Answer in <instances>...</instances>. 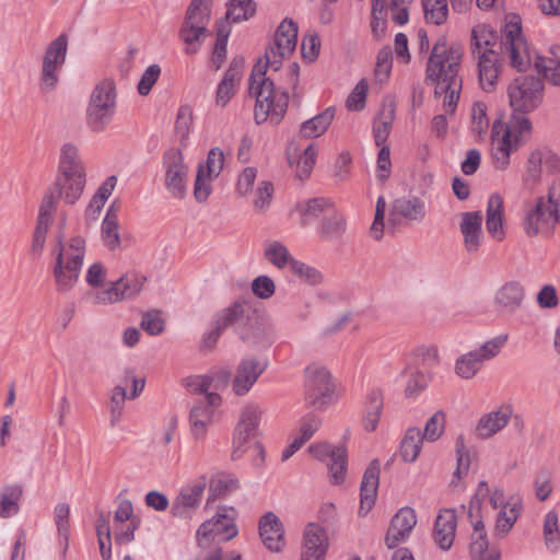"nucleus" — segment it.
Here are the masks:
<instances>
[{"instance_id": "obj_1", "label": "nucleus", "mask_w": 560, "mask_h": 560, "mask_svg": "<svg viewBox=\"0 0 560 560\" xmlns=\"http://www.w3.org/2000/svg\"><path fill=\"white\" fill-rule=\"evenodd\" d=\"M296 43L298 25L293 20L284 19L276 31L273 44L266 49V62H257L252 70L249 94L256 97L254 118L258 125L268 119L277 125L287 112V90H276L273 81L266 77V72L268 69L278 71L282 60L294 51Z\"/></svg>"}, {"instance_id": "obj_2", "label": "nucleus", "mask_w": 560, "mask_h": 560, "mask_svg": "<svg viewBox=\"0 0 560 560\" xmlns=\"http://www.w3.org/2000/svg\"><path fill=\"white\" fill-rule=\"evenodd\" d=\"M464 48L458 43H448L445 36L434 43L427 62L425 82L434 84V94H444L443 106L446 113L453 114L457 106L463 86L459 68Z\"/></svg>"}, {"instance_id": "obj_3", "label": "nucleus", "mask_w": 560, "mask_h": 560, "mask_svg": "<svg viewBox=\"0 0 560 560\" xmlns=\"http://www.w3.org/2000/svg\"><path fill=\"white\" fill-rule=\"evenodd\" d=\"M499 47L500 51L486 49V52L474 57L478 63L480 86L486 92H492L495 89L503 56H508L511 66L520 72L525 71L530 65V56L520 23L509 22L505 24Z\"/></svg>"}, {"instance_id": "obj_4", "label": "nucleus", "mask_w": 560, "mask_h": 560, "mask_svg": "<svg viewBox=\"0 0 560 560\" xmlns=\"http://www.w3.org/2000/svg\"><path fill=\"white\" fill-rule=\"evenodd\" d=\"M85 253L86 242L82 236H57L51 248V270L58 292L66 293L74 288L81 275Z\"/></svg>"}, {"instance_id": "obj_5", "label": "nucleus", "mask_w": 560, "mask_h": 560, "mask_svg": "<svg viewBox=\"0 0 560 560\" xmlns=\"http://www.w3.org/2000/svg\"><path fill=\"white\" fill-rule=\"evenodd\" d=\"M560 225V178L548 188L547 196H539L523 207L522 226L528 237H549Z\"/></svg>"}, {"instance_id": "obj_6", "label": "nucleus", "mask_w": 560, "mask_h": 560, "mask_svg": "<svg viewBox=\"0 0 560 560\" xmlns=\"http://www.w3.org/2000/svg\"><path fill=\"white\" fill-rule=\"evenodd\" d=\"M498 126L492 127L491 155L497 170H506L510 165V156L525 144L532 137V121L526 115L512 113L501 137H495Z\"/></svg>"}, {"instance_id": "obj_7", "label": "nucleus", "mask_w": 560, "mask_h": 560, "mask_svg": "<svg viewBox=\"0 0 560 560\" xmlns=\"http://www.w3.org/2000/svg\"><path fill=\"white\" fill-rule=\"evenodd\" d=\"M117 108L114 80L103 79L93 89L85 110L86 126L92 132H103L113 121Z\"/></svg>"}, {"instance_id": "obj_8", "label": "nucleus", "mask_w": 560, "mask_h": 560, "mask_svg": "<svg viewBox=\"0 0 560 560\" xmlns=\"http://www.w3.org/2000/svg\"><path fill=\"white\" fill-rule=\"evenodd\" d=\"M212 0H191L178 36L185 43V54H197L205 39L211 34L208 24L211 18Z\"/></svg>"}, {"instance_id": "obj_9", "label": "nucleus", "mask_w": 560, "mask_h": 560, "mask_svg": "<svg viewBox=\"0 0 560 560\" xmlns=\"http://www.w3.org/2000/svg\"><path fill=\"white\" fill-rule=\"evenodd\" d=\"M304 395L305 404L317 410H326L338 400L336 382L325 366L312 363L305 369Z\"/></svg>"}, {"instance_id": "obj_10", "label": "nucleus", "mask_w": 560, "mask_h": 560, "mask_svg": "<svg viewBox=\"0 0 560 560\" xmlns=\"http://www.w3.org/2000/svg\"><path fill=\"white\" fill-rule=\"evenodd\" d=\"M509 340L508 334H500L468 352L460 354L454 363V373L462 380H472L486 361L497 358Z\"/></svg>"}, {"instance_id": "obj_11", "label": "nucleus", "mask_w": 560, "mask_h": 560, "mask_svg": "<svg viewBox=\"0 0 560 560\" xmlns=\"http://www.w3.org/2000/svg\"><path fill=\"white\" fill-rule=\"evenodd\" d=\"M509 104L514 114L527 115L539 107L544 97V82L533 75L515 78L508 88Z\"/></svg>"}, {"instance_id": "obj_12", "label": "nucleus", "mask_w": 560, "mask_h": 560, "mask_svg": "<svg viewBox=\"0 0 560 560\" xmlns=\"http://www.w3.org/2000/svg\"><path fill=\"white\" fill-rule=\"evenodd\" d=\"M68 37L59 35L46 48L42 61L38 86L43 93L54 91L59 82L60 71L66 62Z\"/></svg>"}, {"instance_id": "obj_13", "label": "nucleus", "mask_w": 560, "mask_h": 560, "mask_svg": "<svg viewBox=\"0 0 560 560\" xmlns=\"http://www.w3.org/2000/svg\"><path fill=\"white\" fill-rule=\"evenodd\" d=\"M147 277L131 270L124 273L116 281L110 282L105 290L95 292L91 299L94 304H114L135 300L141 293Z\"/></svg>"}, {"instance_id": "obj_14", "label": "nucleus", "mask_w": 560, "mask_h": 560, "mask_svg": "<svg viewBox=\"0 0 560 560\" xmlns=\"http://www.w3.org/2000/svg\"><path fill=\"white\" fill-rule=\"evenodd\" d=\"M261 411L255 404H248L242 409L233 433V459L241 458L246 453L245 448L253 445L252 442L257 435Z\"/></svg>"}, {"instance_id": "obj_15", "label": "nucleus", "mask_w": 560, "mask_h": 560, "mask_svg": "<svg viewBox=\"0 0 560 560\" xmlns=\"http://www.w3.org/2000/svg\"><path fill=\"white\" fill-rule=\"evenodd\" d=\"M207 483L206 476H199L183 486L172 502V516L182 520L192 518L201 504Z\"/></svg>"}, {"instance_id": "obj_16", "label": "nucleus", "mask_w": 560, "mask_h": 560, "mask_svg": "<svg viewBox=\"0 0 560 560\" xmlns=\"http://www.w3.org/2000/svg\"><path fill=\"white\" fill-rule=\"evenodd\" d=\"M163 166L167 191L176 199H184L187 194L188 167L184 163L182 151L176 148L166 150L163 154Z\"/></svg>"}, {"instance_id": "obj_17", "label": "nucleus", "mask_w": 560, "mask_h": 560, "mask_svg": "<svg viewBox=\"0 0 560 560\" xmlns=\"http://www.w3.org/2000/svg\"><path fill=\"white\" fill-rule=\"evenodd\" d=\"M221 404V397L217 393L202 396L191 408L189 423L191 434L196 440L206 436L207 429L213 420L215 408Z\"/></svg>"}, {"instance_id": "obj_18", "label": "nucleus", "mask_w": 560, "mask_h": 560, "mask_svg": "<svg viewBox=\"0 0 560 560\" xmlns=\"http://www.w3.org/2000/svg\"><path fill=\"white\" fill-rule=\"evenodd\" d=\"M237 533L234 517L229 515L225 509H222L212 518L199 526L197 537L200 544L208 538L228 541L234 538Z\"/></svg>"}, {"instance_id": "obj_19", "label": "nucleus", "mask_w": 560, "mask_h": 560, "mask_svg": "<svg viewBox=\"0 0 560 560\" xmlns=\"http://www.w3.org/2000/svg\"><path fill=\"white\" fill-rule=\"evenodd\" d=\"M267 368L268 361L266 359L243 358L236 368L233 380L234 393L238 396L247 394Z\"/></svg>"}, {"instance_id": "obj_20", "label": "nucleus", "mask_w": 560, "mask_h": 560, "mask_svg": "<svg viewBox=\"0 0 560 560\" xmlns=\"http://www.w3.org/2000/svg\"><path fill=\"white\" fill-rule=\"evenodd\" d=\"M329 548V539L324 527L307 523L303 530L300 560H324Z\"/></svg>"}, {"instance_id": "obj_21", "label": "nucleus", "mask_w": 560, "mask_h": 560, "mask_svg": "<svg viewBox=\"0 0 560 560\" xmlns=\"http://www.w3.org/2000/svg\"><path fill=\"white\" fill-rule=\"evenodd\" d=\"M417 524V515L409 506L401 508L392 518L385 536V544L389 549L405 542Z\"/></svg>"}, {"instance_id": "obj_22", "label": "nucleus", "mask_w": 560, "mask_h": 560, "mask_svg": "<svg viewBox=\"0 0 560 560\" xmlns=\"http://www.w3.org/2000/svg\"><path fill=\"white\" fill-rule=\"evenodd\" d=\"M459 218V231L463 236L464 248L468 254H476L483 244V215L481 211H467L462 212Z\"/></svg>"}, {"instance_id": "obj_23", "label": "nucleus", "mask_w": 560, "mask_h": 560, "mask_svg": "<svg viewBox=\"0 0 560 560\" xmlns=\"http://www.w3.org/2000/svg\"><path fill=\"white\" fill-rule=\"evenodd\" d=\"M259 535L264 546L272 552L284 548V529L280 518L273 512H267L259 520Z\"/></svg>"}, {"instance_id": "obj_24", "label": "nucleus", "mask_w": 560, "mask_h": 560, "mask_svg": "<svg viewBox=\"0 0 560 560\" xmlns=\"http://www.w3.org/2000/svg\"><path fill=\"white\" fill-rule=\"evenodd\" d=\"M380 481V463L373 459L365 469L361 482L359 514L366 515L375 504Z\"/></svg>"}, {"instance_id": "obj_25", "label": "nucleus", "mask_w": 560, "mask_h": 560, "mask_svg": "<svg viewBox=\"0 0 560 560\" xmlns=\"http://www.w3.org/2000/svg\"><path fill=\"white\" fill-rule=\"evenodd\" d=\"M85 183L86 177L58 173L52 186L49 188L67 205H74L81 198Z\"/></svg>"}, {"instance_id": "obj_26", "label": "nucleus", "mask_w": 560, "mask_h": 560, "mask_svg": "<svg viewBox=\"0 0 560 560\" xmlns=\"http://www.w3.org/2000/svg\"><path fill=\"white\" fill-rule=\"evenodd\" d=\"M512 417L510 407H500L497 410L485 413L478 420L475 433L480 439H489L506 427Z\"/></svg>"}, {"instance_id": "obj_27", "label": "nucleus", "mask_w": 560, "mask_h": 560, "mask_svg": "<svg viewBox=\"0 0 560 560\" xmlns=\"http://www.w3.org/2000/svg\"><path fill=\"white\" fill-rule=\"evenodd\" d=\"M334 202L324 197L300 200L295 203L292 213L296 214L301 225L305 226L314 222L319 215L331 210Z\"/></svg>"}, {"instance_id": "obj_28", "label": "nucleus", "mask_w": 560, "mask_h": 560, "mask_svg": "<svg viewBox=\"0 0 560 560\" xmlns=\"http://www.w3.org/2000/svg\"><path fill=\"white\" fill-rule=\"evenodd\" d=\"M504 201L501 195L492 194L487 203L486 228L488 233L495 241H502L505 237L503 228Z\"/></svg>"}, {"instance_id": "obj_29", "label": "nucleus", "mask_w": 560, "mask_h": 560, "mask_svg": "<svg viewBox=\"0 0 560 560\" xmlns=\"http://www.w3.org/2000/svg\"><path fill=\"white\" fill-rule=\"evenodd\" d=\"M525 296L523 285L518 281H509L498 289L494 304L506 313H514L522 306Z\"/></svg>"}, {"instance_id": "obj_30", "label": "nucleus", "mask_w": 560, "mask_h": 560, "mask_svg": "<svg viewBox=\"0 0 560 560\" xmlns=\"http://www.w3.org/2000/svg\"><path fill=\"white\" fill-rule=\"evenodd\" d=\"M456 514L454 510L441 511L434 525V540L443 550H448L455 538Z\"/></svg>"}, {"instance_id": "obj_31", "label": "nucleus", "mask_w": 560, "mask_h": 560, "mask_svg": "<svg viewBox=\"0 0 560 560\" xmlns=\"http://www.w3.org/2000/svg\"><path fill=\"white\" fill-rule=\"evenodd\" d=\"M392 213L409 222L419 223L424 220L427 208L424 201L418 197H401L393 202Z\"/></svg>"}, {"instance_id": "obj_32", "label": "nucleus", "mask_w": 560, "mask_h": 560, "mask_svg": "<svg viewBox=\"0 0 560 560\" xmlns=\"http://www.w3.org/2000/svg\"><path fill=\"white\" fill-rule=\"evenodd\" d=\"M489 497V502L493 509H499L506 505L509 509L513 503L505 501V493L502 489L495 488L490 492L487 481H480L475 495L471 498L468 511L469 518L474 517L475 513H479L481 502Z\"/></svg>"}, {"instance_id": "obj_33", "label": "nucleus", "mask_w": 560, "mask_h": 560, "mask_svg": "<svg viewBox=\"0 0 560 560\" xmlns=\"http://www.w3.org/2000/svg\"><path fill=\"white\" fill-rule=\"evenodd\" d=\"M58 173L86 177L84 164L80 158L79 149L73 143L67 142L60 149Z\"/></svg>"}, {"instance_id": "obj_34", "label": "nucleus", "mask_w": 560, "mask_h": 560, "mask_svg": "<svg viewBox=\"0 0 560 560\" xmlns=\"http://www.w3.org/2000/svg\"><path fill=\"white\" fill-rule=\"evenodd\" d=\"M384 406V393L378 387L371 388L366 394L365 413L363 417L364 429L369 432L376 430Z\"/></svg>"}, {"instance_id": "obj_35", "label": "nucleus", "mask_w": 560, "mask_h": 560, "mask_svg": "<svg viewBox=\"0 0 560 560\" xmlns=\"http://www.w3.org/2000/svg\"><path fill=\"white\" fill-rule=\"evenodd\" d=\"M347 230V220L345 215L339 212L335 203L323 218L318 226L319 236L323 240H339Z\"/></svg>"}, {"instance_id": "obj_36", "label": "nucleus", "mask_w": 560, "mask_h": 560, "mask_svg": "<svg viewBox=\"0 0 560 560\" xmlns=\"http://www.w3.org/2000/svg\"><path fill=\"white\" fill-rule=\"evenodd\" d=\"M316 156L317 150L313 144L305 148L302 153H298L296 149L294 152L291 149L288 151V162L291 167H295L296 177L301 180L310 176L315 165Z\"/></svg>"}, {"instance_id": "obj_37", "label": "nucleus", "mask_w": 560, "mask_h": 560, "mask_svg": "<svg viewBox=\"0 0 560 560\" xmlns=\"http://www.w3.org/2000/svg\"><path fill=\"white\" fill-rule=\"evenodd\" d=\"M334 117L335 108L327 107L323 113L301 124V136L307 139L320 137L331 125Z\"/></svg>"}, {"instance_id": "obj_38", "label": "nucleus", "mask_w": 560, "mask_h": 560, "mask_svg": "<svg viewBox=\"0 0 560 560\" xmlns=\"http://www.w3.org/2000/svg\"><path fill=\"white\" fill-rule=\"evenodd\" d=\"M101 236L104 245L109 250H116L120 247L119 223L117 210L112 205L102 222Z\"/></svg>"}, {"instance_id": "obj_39", "label": "nucleus", "mask_w": 560, "mask_h": 560, "mask_svg": "<svg viewBox=\"0 0 560 560\" xmlns=\"http://www.w3.org/2000/svg\"><path fill=\"white\" fill-rule=\"evenodd\" d=\"M470 520L474 527L470 542V556L472 560H481L482 558H486L492 550L497 549H489V542L487 539L483 521L481 518L474 520V517Z\"/></svg>"}, {"instance_id": "obj_40", "label": "nucleus", "mask_w": 560, "mask_h": 560, "mask_svg": "<svg viewBox=\"0 0 560 560\" xmlns=\"http://www.w3.org/2000/svg\"><path fill=\"white\" fill-rule=\"evenodd\" d=\"M521 513V503L513 502V504L506 509H502L495 520V526L493 529V536L498 539L504 538L513 528Z\"/></svg>"}, {"instance_id": "obj_41", "label": "nucleus", "mask_w": 560, "mask_h": 560, "mask_svg": "<svg viewBox=\"0 0 560 560\" xmlns=\"http://www.w3.org/2000/svg\"><path fill=\"white\" fill-rule=\"evenodd\" d=\"M422 442V432L419 428L408 429L400 444L402 459L407 463L415 462L420 454Z\"/></svg>"}, {"instance_id": "obj_42", "label": "nucleus", "mask_w": 560, "mask_h": 560, "mask_svg": "<svg viewBox=\"0 0 560 560\" xmlns=\"http://www.w3.org/2000/svg\"><path fill=\"white\" fill-rule=\"evenodd\" d=\"M494 35L491 30L483 24L477 25L471 30L470 51L472 57L480 56L486 49H494Z\"/></svg>"}, {"instance_id": "obj_43", "label": "nucleus", "mask_w": 560, "mask_h": 560, "mask_svg": "<svg viewBox=\"0 0 560 560\" xmlns=\"http://www.w3.org/2000/svg\"><path fill=\"white\" fill-rule=\"evenodd\" d=\"M23 494V489L19 485L5 486L0 499V517L8 518L19 512V501Z\"/></svg>"}, {"instance_id": "obj_44", "label": "nucleus", "mask_w": 560, "mask_h": 560, "mask_svg": "<svg viewBox=\"0 0 560 560\" xmlns=\"http://www.w3.org/2000/svg\"><path fill=\"white\" fill-rule=\"evenodd\" d=\"M347 465V450L343 446H338L334 452H331V458L328 463L329 479L331 483L340 485L345 481Z\"/></svg>"}, {"instance_id": "obj_45", "label": "nucleus", "mask_w": 560, "mask_h": 560, "mask_svg": "<svg viewBox=\"0 0 560 560\" xmlns=\"http://www.w3.org/2000/svg\"><path fill=\"white\" fill-rule=\"evenodd\" d=\"M255 11L256 4L253 0H230L226 3L225 19L233 23L242 22L253 16Z\"/></svg>"}, {"instance_id": "obj_46", "label": "nucleus", "mask_w": 560, "mask_h": 560, "mask_svg": "<svg viewBox=\"0 0 560 560\" xmlns=\"http://www.w3.org/2000/svg\"><path fill=\"white\" fill-rule=\"evenodd\" d=\"M244 318V306L240 302H234L228 307L215 314L213 323L224 331L228 327L233 326Z\"/></svg>"}, {"instance_id": "obj_47", "label": "nucleus", "mask_w": 560, "mask_h": 560, "mask_svg": "<svg viewBox=\"0 0 560 560\" xmlns=\"http://www.w3.org/2000/svg\"><path fill=\"white\" fill-rule=\"evenodd\" d=\"M265 258L278 269L289 268L294 259L289 249L278 241H273L267 246Z\"/></svg>"}, {"instance_id": "obj_48", "label": "nucleus", "mask_w": 560, "mask_h": 560, "mask_svg": "<svg viewBox=\"0 0 560 560\" xmlns=\"http://www.w3.org/2000/svg\"><path fill=\"white\" fill-rule=\"evenodd\" d=\"M230 33L231 30L229 24L224 21L217 23V42L212 52V63L217 70L221 68L226 57V46Z\"/></svg>"}, {"instance_id": "obj_49", "label": "nucleus", "mask_w": 560, "mask_h": 560, "mask_svg": "<svg viewBox=\"0 0 560 560\" xmlns=\"http://www.w3.org/2000/svg\"><path fill=\"white\" fill-rule=\"evenodd\" d=\"M273 184L269 180H261L258 183L256 189L253 191V208L257 213H265L272 201Z\"/></svg>"}, {"instance_id": "obj_50", "label": "nucleus", "mask_w": 560, "mask_h": 560, "mask_svg": "<svg viewBox=\"0 0 560 560\" xmlns=\"http://www.w3.org/2000/svg\"><path fill=\"white\" fill-rule=\"evenodd\" d=\"M425 20L435 25L443 24L448 14L446 0H422Z\"/></svg>"}, {"instance_id": "obj_51", "label": "nucleus", "mask_w": 560, "mask_h": 560, "mask_svg": "<svg viewBox=\"0 0 560 560\" xmlns=\"http://www.w3.org/2000/svg\"><path fill=\"white\" fill-rule=\"evenodd\" d=\"M446 415L443 410L435 411L427 421L422 439L429 442L438 441L445 430Z\"/></svg>"}, {"instance_id": "obj_52", "label": "nucleus", "mask_w": 560, "mask_h": 560, "mask_svg": "<svg viewBox=\"0 0 560 560\" xmlns=\"http://www.w3.org/2000/svg\"><path fill=\"white\" fill-rule=\"evenodd\" d=\"M127 398L128 396L125 386L117 385L113 388L108 404L112 427H115L120 420Z\"/></svg>"}, {"instance_id": "obj_53", "label": "nucleus", "mask_w": 560, "mask_h": 560, "mask_svg": "<svg viewBox=\"0 0 560 560\" xmlns=\"http://www.w3.org/2000/svg\"><path fill=\"white\" fill-rule=\"evenodd\" d=\"M393 67V50L389 46L381 48L377 52L376 65L374 70L375 79L380 83H384L392 71Z\"/></svg>"}, {"instance_id": "obj_54", "label": "nucleus", "mask_w": 560, "mask_h": 560, "mask_svg": "<svg viewBox=\"0 0 560 560\" xmlns=\"http://www.w3.org/2000/svg\"><path fill=\"white\" fill-rule=\"evenodd\" d=\"M59 198L58 196L48 188L45 192L43 200L39 206L38 215H37V224L48 225L51 224V215L56 210L57 202Z\"/></svg>"}, {"instance_id": "obj_55", "label": "nucleus", "mask_w": 560, "mask_h": 560, "mask_svg": "<svg viewBox=\"0 0 560 560\" xmlns=\"http://www.w3.org/2000/svg\"><path fill=\"white\" fill-rule=\"evenodd\" d=\"M237 488V480L228 475H221L212 478L209 485V491L212 498L226 495L228 493L236 490Z\"/></svg>"}, {"instance_id": "obj_56", "label": "nucleus", "mask_w": 560, "mask_h": 560, "mask_svg": "<svg viewBox=\"0 0 560 560\" xmlns=\"http://www.w3.org/2000/svg\"><path fill=\"white\" fill-rule=\"evenodd\" d=\"M289 269L293 275L299 277V279L310 284H317L322 281V275L316 268L308 266L303 261L296 260L295 258L293 259Z\"/></svg>"}, {"instance_id": "obj_57", "label": "nucleus", "mask_w": 560, "mask_h": 560, "mask_svg": "<svg viewBox=\"0 0 560 560\" xmlns=\"http://www.w3.org/2000/svg\"><path fill=\"white\" fill-rule=\"evenodd\" d=\"M545 542L548 548L557 549L559 542L558 515L555 511H550L545 516L544 522Z\"/></svg>"}, {"instance_id": "obj_58", "label": "nucleus", "mask_w": 560, "mask_h": 560, "mask_svg": "<svg viewBox=\"0 0 560 560\" xmlns=\"http://www.w3.org/2000/svg\"><path fill=\"white\" fill-rule=\"evenodd\" d=\"M224 165V155L219 148L209 151L206 164H200L198 168L205 170L208 178H215L220 175Z\"/></svg>"}, {"instance_id": "obj_59", "label": "nucleus", "mask_w": 560, "mask_h": 560, "mask_svg": "<svg viewBox=\"0 0 560 560\" xmlns=\"http://www.w3.org/2000/svg\"><path fill=\"white\" fill-rule=\"evenodd\" d=\"M322 427V419L314 415L307 413L301 419L299 433L295 438L305 444Z\"/></svg>"}, {"instance_id": "obj_60", "label": "nucleus", "mask_w": 560, "mask_h": 560, "mask_svg": "<svg viewBox=\"0 0 560 560\" xmlns=\"http://www.w3.org/2000/svg\"><path fill=\"white\" fill-rule=\"evenodd\" d=\"M69 516L70 506L69 504L61 502L58 503L54 509V520L58 529V534L65 540L69 537Z\"/></svg>"}, {"instance_id": "obj_61", "label": "nucleus", "mask_w": 560, "mask_h": 560, "mask_svg": "<svg viewBox=\"0 0 560 560\" xmlns=\"http://www.w3.org/2000/svg\"><path fill=\"white\" fill-rule=\"evenodd\" d=\"M368 82L365 79L360 80L347 98V107L350 110H361L364 108L368 93Z\"/></svg>"}, {"instance_id": "obj_62", "label": "nucleus", "mask_w": 560, "mask_h": 560, "mask_svg": "<svg viewBox=\"0 0 560 560\" xmlns=\"http://www.w3.org/2000/svg\"><path fill=\"white\" fill-rule=\"evenodd\" d=\"M257 177V168L253 166L245 167L238 175L235 190L238 196L245 197L253 191V186Z\"/></svg>"}, {"instance_id": "obj_63", "label": "nucleus", "mask_w": 560, "mask_h": 560, "mask_svg": "<svg viewBox=\"0 0 560 560\" xmlns=\"http://www.w3.org/2000/svg\"><path fill=\"white\" fill-rule=\"evenodd\" d=\"M252 291L255 296L268 300L275 294L276 284L270 277L265 275L258 276L252 282Z\"/></svg>"}, {"instance_id": "obj_64", "label": "nucleus", "mask_w": 560, "mask_h": 560, "mask_svg": "<svg viewBox=\"0 0 560 560\" xmlns=\"http://www.w3.org/2000/svg\"><path fill=\"white\" fill-rule=\"evenodd\" d=\"M161 74L159 65L149 66L138 83L137 90L140 95H148Z\"/></svg>"}]
</instances>
